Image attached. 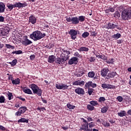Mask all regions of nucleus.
Wrapping results in <instances>:
<instances>
[{
	"mask_svg": "<svg viewBox=\"0 0 131 131\" xmlns=\"http://www.w3.org/2000/svg\"><path fill=\"white\" fill-rule=\"evenodd\" d=\"M108 109L109 107L108 106H104L101 108V113H106L107 111H108Z\"/></svg>",
	"mask_w": 131,
	"mask_h": 131,
	"instance_id": "nucleus-28",
	"label": "nucleus"
},
{
	"mask_svg": "<svg viewBox=\"0 0 131 131\" xmlns=\"http://www.w3.org/2000/svg\"><path fill=\"white\" fill-rule=\"evenodd\" d=\"M10 32V30H9V28L8 27L3 28L0 31L1 35H3V36H6L7 34Z\"/></svg>",
	"mask_w": 131,
	"mask_h": 131,
	"instance_id": "nucleus-14",
	"label": "nucleus"
},
{
	"mask_svg": "<svg viewBox=\"0 0 131 131\" xmlns=\"http://www.w3.org/2000/svg\"><path fill=\"white\" fill-rule=\"evenodd\" d=\"M22 53L23 52L21 50L14 51L12 52L11 55H12V54H16V55H20V54H22Z\"/></svg>",
	"mask_w": 131,
	"mask_h": 131,
	"instance_id": "nucleus-44",
	"label": "nucleus"
},
{
	"mask_svg": "<svg viewBox=\"0 0 131 131\" xmlns=\"http://www.w3.org/2000/svg\"><path fill=\"white\" fill-rule=\"evenodd\" d=\"M69 34H70L71 39L75 40L77 37V31L75 29H71L69 32Z\"/></svg>",
	"mask_w": 131,
	"mask_h": 131,
	"instance_id": "nucleus-8",
	"label": "nucleus"
},
{
	"mask_svg": "<svg viewBox=\"0 0 131 131\" xmlns=\"http://www.w3.org/2000/svg\"><path fill=\"white\" fill-rule=\"evenodd\" d=\"M27 111V107L25 106H22L19 108L17 112L15 113V116H21V114H24Z\"/></svg>",
	"mask_w": 131,
	"mask_h": 131,
	"instance_id": "nucleus-7",
	"label": "nucleus"
},
{
	"mask_svg": "<svg viewBox=\"0 0 131 131\" xmlns=\"http://www.w3.org/2000/svg\"><path fill=\"white\" fill-rule=\"evenodd\" d=\"M80 52H89V48L84 47H81L78 49H77Z\"/></svg>",
	"mask_w": 131,
	"mask_h": 131,
	"instance_id": "nucleus-26",
	"label": "nucleus"
},
{
	"mask_svg": "<svg viewBox=\"0 0 131 131\" xmlns=\"http://www.w3.org/2000/svg\"><path fill=\"white\" fill-rule=\"evenodd\" d=\"M116 99L118 101V102H122V101H123V98L121 97V96L117 97Z\"/></svg>",
	"mask_w": 131,
	"mask_h": 131,
	"instance_id": "nucleus-49",
	"label": "nucleus"
},
{
	"mask_svg": "<svg viewBox=\"0 0 131 131\" xmlns=\"http://www.w3.org/2000/svg\"><path fill=\"white\" fill-rule=\"evenodd\" d=\"M8 76V80H11L12 81L14 78H13V76L12 75H10L9 74H7Z\"/></svg>",
	"mask_w": 131,
	"mask_h": 131,
	"instance_id": "nucleus-50",
	"label": "nucleus"
},
{
	"mask_svg": "<svg viewBox=\"0 0 131 131\" xmlns=\"http://www.w3.org/2000/svg\"><path fill=\"white\" fill-rule=\"evenodd\" d=\"M24 92L25 94H28V95H32L33 94L32 91L29 89H25Z\"/></svg>",
	"mask_w": 131,
	"mask_h": 131,
	"instance_id": "nucleus-34",
	"label": "nucleus"
},
{
	"mask_svg": "<svg viewBox=\"0 0 131 131\" xmlns=\"http://www.w3.org/2000/svg\"><path fill=\"white\" fill-rule=\"evenodd\" d=\"M100 59H102V60H103V61H105L106 60H107V57H106V56L105 55H100V56H99Z\"/></svg>",
	"mask_w": 131,
	"mask_h": 131,
	"instance_id": "nucleus-52",
	"label": "nucleus"
},
{
	"mask_svg": "<svg viewBox=\"0 0 131 131\" xmlns=\"http://www.w3.org/2000/svg\"><path fill=\"white\" fill-rule=\"evenodd\" d=\"M36 110H37L38 111H39V112H41V111H45L46 110V107H38L37 108H36Z\"/></svg>",
	"mask_w": 131,
	"mask_h": 131,
	"instance_id": "nucleus-48",
	"label": "nucleus"
},
{
	"mask_svg": "<svg viewBox=\"0 0 131 131\" xmlns=\"http://www.w3.org/2000/svg\"><path fill=\"white\" fill-rule=\"evenodd\" d=\"M84 87L85 89H90V88L95 89V88H97V84L95 83H93L92 81H89L85 84Z\"/></svg>",
	"mask_w": 131,
	"mask_h": 131,
	"instance_id": "nucleus-10",
	"label": "nucleus"
},
{
	"mask_svg": "<svg viewBox=\"0 0 131 131\" xmlns=\"http://www.w3.org/2000/svg\"><path fill=\"white\" fill-rule=\"evenodd\" d=\"M75 92L76 94L81 96H83V95L85 94V92H84V89L81 88H77V89L75 90Z\"/></svg>",
	"mask_w": 131,
	"mask_h": 131,
	"instance_id": "nucleus-15",
	"label": "nucleus"
},
{
	"mask_svg": "<svg viewBox=\"0 0 131 131\" xmlns=\"http://www.w3.org/2000/svg\"><path fill=\"white\" fill-rule=\"evenodd\" d=\"M7 8L10 10V11H12L14 8H15L14 4H8Z\"/></svg>",
	"mask_w": 131,
	"mask_h": 131,
	"instance_id": "nucleus-36",
	"label": "nucleus"
},
{
	"mask_svg": "<svg viewBox=\"0 0 131 131\" xmlns=\"http://www.w3.org/2000/svg\"><path fill=\"white\" fill-rule=\"evenodd\" d=\"M6 101V98H5V96H1L0 97V103H5Z\"/></svg>",
	"mask_w": 131,
	"mask_h": 131,
	"instance_id": "nucleus-47",
	"label": "nucleus"
},
{
	"mask_svg": "<svg viewBox=\"0 0 131 131\" xmlns=\"http://www.w3.org/2000/svg\"><path fill=\"white\" fill-rule=\"evenodd\" d=\"M78 63V58L76 57H73L72 58L69 59L68 64L69 65H72L73 64H77Z\"/></svg>",
	"mask_w": 131,
	"mask_h": 131,
	"instance_id": "nucleus-11",
	"label": "nucleus"
},
{
	"mask_svg": "<svg viewBox=\"0 0 131 131\" xmlns=\"http://www.w3.org/2000/svg\"><path fill=\"white\" fill-rule=\"evenodd\" d=\"M5 47L6 49H11V50H14L15 49V47L13 46H12L10 44H5Z\"/></svg>",
	"mask_w": 131,
	"mask_h": 131,
	"instance_id": "nucleus-40",
	"label": "nucleus"
},
{
	"mask_svg": "<svg viewBox=\"0 0 131 131\" xmlns=\"http://www.w3.org/2000/svg\"><path fill=\"white\" fill-rule=\"evenodd\" d=\"M86 119H87L88 121L89 122L91 121H93V119L91 117L87 116V117H85Z\"/></svg>",
	"mask_w": 131,
	"mask_h": 131,
	"instance_id": "nucleus-58",
	"label": "nucleus"
},
{
	"mask_svg": "<svg viewBox=\"0 0 131 131\" xmlns=\"http://www.w3.org/2000/svg\"><path fill=\"white\" fill-rule=\"evenodd\" d=\"M91 36H97V34H98L97 32H94V31H91Z\"/></svg>",
	"mask_w": 131,
	"mask_h": 131,
	"instance_id": "nucleus-54",
	"label": "nucleus"
},
{
	"mask_svg": "<svg viewBox=\"0 0 131 131\" xmlns=\"http://www.w3.org/2000/svg\"><path fill=\"white\" fill-rule=\"evenodd\" d=\"M94 123L93 122H91L89 124V127L91 128L92 127H94V126H96V125L94 124H93Z\"/></svg>",
	"mask_w": 131,
	"mask_h": 131,
	"instance_id": "nucleus-59",
	"label": "nucleus"
},
{
	"mask_svg": "<svg viewBox=\"0 0 131 131\" xmlns=\"http://www.w3.org/2000/svg\"><path fill=\"white\" fill-rule=\"evenodd\" d=\"M46 35V33H42L41 31L37 30L33 32L32 34H31L30 37L32 39H33L34 41H36L41 39V38H43Z\"/></svg>",
	"mask_w": 131,
	"mask_h": 131,
	"instance_id": "nucleus-2",
	"label": "nucleus"
},
{
	"mask_svg": "<svg viewBox=\"0 0 131 131\" xmlns=\"http://www.w3.org/2000/svg\"><path fill=\"white\" fill-rule=\"evenodd\" d=\"M6 10V5L4 3H0V13H4Z\"/></svg>",
	"mask_w": 131,
	"mask_h": 131,
	"instance_id": "nucleus-21",
	"label": "nucleus"
},
{
	"mask_svg": "<svg viewBox=\"0 0 131 131\" xmlns=\"http://www.w3.org/2000/svg\"><path fill=\"white\" fill-rule=\"evenodd\" d=\"M17 98L19 99V100H21V101H23V102H25V101H26V99L22 97V96H17Z\"/></svg>",
	"mask_w": 131,
	"mask_h": 131,
	"instance_id": "nucleus-56",
	"label": "nucleus"
},
{
	"mask_svg": "<svg viewBox=\"0 0 131 131\" xmlns=\"http://www.w3.org/2000/svg\"><path fill=\"white\" fill-rule=\"evenodd\" d=\"M9 64L11 65V66H16V64H17V59H14L12 62H9Z\"/></svg>",
	"mask_w": 131,
	"mask_h": 131,
	"instance_id": "nucleus-43",
	"label": "nucleus"
},
{
	"mask_svg": "<svg viewBox=\"0 0 131 131\" xmlns=\"http://www.w3.org/2000/svg\"><path fill=\"white\" fill-rule=\"evenodd\" d=\"M106 60V62L107 63V64H114V62H115V59H114V58H112L111 59H106L105 60Z\"/></svg>",
	"mask_w": 131,
	"mask_h": 131,
	"instance_id": "nucleus-30",
	"label": "nucleus"
},
{
	"mask_svg": "<svg viewBox=\"0 0 131 131\" xmlns=\"http://www.w3.org/2000/svg\"><path fill=\"white\" fill-rule=\"evenodd\" d=\"M30 59L31 61H33V60H34V59H35V55H34V54L31 55L30 56Z\"/></svg>",
	"mask_w": 131,
	"mask_h": 131,
	"instance_id": "nucleus-55",
	"label": "nucleus"
},
{
	"mask_svg": "<svg viewBox=\"0 0 131 131\" xmlns=\"http://www.w3.org/2000/svg\"><path fill=\"white\" fill-rule=\"evenodd\" d=\"M66 20L68 22H72V24H73V25H76L79 23L77 16L66 17Z\"/></svg>",
	"mask_w": 131,
	"mask_h": 131,
	"instance_id": "nucleus-6",
	"label": "nucleus"
},
{
	"mask_svg": "<svg viewBox=\"0 0 131 131\" xmlns=\"http://www.w3.org/2000/svg\"><path fill=\"white\" fill-rule=\"evenodd\" d=\"M115 11V9L113 8L112 7L110 6L108 7V9L105 10V13H113Z\"/></svg>",
	"mask_w": 131,
	"mask_h": 131,
	"instance_id": "nucleus-25",
	"label": "nucleus"
},
{
	"mask_svg": "<svg viewBox=\"0 0 131 131\" xmlns=\"http://www.w3.org/2000/svg\"><path fill=\"white\" fill-rule=\"evenodd\" d=\"M114 17H118V18H119V17H120V13H119V12L117 11L114 14Z\"/></svg>",
	"mask_w": 131,
	"mask_h": 131,
	"instance_id": "nucleus-53",
	"label": "nucleus"
},
{
	"mask_svg": "<svg viewBox=\"0 0 131 131\" xmlns=\"http://www.w3.org/2000/svg\"><path fill=\"white\" fill-rule=\"evenodd\" d=\"M31 43H32V41L29 40L27 38H26L22 40V45H23L25 47L29 46V45H31Z\"/></svg>",
	"mask_w": 131,
	"mask_h": 131,
	"instance_id": "nucleus-18",
	"label": "nucleus"
},
{
	"mask_svg": "<svg viewBox=\"0 0 131 131\" xmlns=\"http://www.w3.org/2000/svg\"><path fill=\"white\" fill-rule=\"evenodd\" d=\"M55 88H56L57 90H62V83L55 84Z\"/></svg>",
	"mask_w": 131,
	"mask_h": 131,
	"instance_id": "nucleus-45",
	"label": "nucleus"
},
{
	"mask_svg": "<svg viewBox=\"0 0 131 131\" xmlns=\"http://www.w3.org/2000/svg\"><path fill=\"white\" fill-rule=\"evenodd\" d=\"M104 28H106V29H115V28H117L119 30H121L120 27H118V24L115 21H111L108 23V24L107 25L104 26Z\"/></svg>",
	"mask_w": 131,
	"mask_h": 131,
	"instance_id": "nucleus-5",
	"label": "nucleus"
},
{
	"mask_svg": "<svg viewBox=\"0 0 131 131\" xmlns=\"http://www.w3.org/2000/svg\"><path fill=\"white\" fill-rule=\"evenodd\" d=\"M62 53L60 54L59 57L56 58V56L54 55L49 56L48 58V63H54L55 62L57 65H61V64H64L67 60H69L70 51L64 49H62Z\"/></svg>",
	"mask_w": 131,
	"mask_h": 131,
	"instance_id": "nucleus-1",
	"label": "nucleus"
},
{
	"mask_svg": "<svg viewBox=\"0 0 131 131\" xmlns=\"http://www.w3.org/2000/svg\"><path fill=\"white\" fill-rule=\"evenodd\" d=\"M88 77L90 78H94V79H98V77L96 76L95 77V72L94 71H91L88 73Z\"/></svg>",
	"mask_w": 131,
	"mask_h": 131,
	"instance_id": "nucleus-20",
	"label": "nucleus"
},
{
	"mask_svg": "<svg viewBox=\"0 0 131 131\" xmlns=\"http://www.w3.org/2000/svg\"><path fill=\"white\" fill-rule=\"evenodd\" d=\"M27 3H21V8H25V7H27Z\"/></svg>",
	"mask_w": 131,
	"mask_h": 131,
	"instance_id": "nucleus-63",
	"label": "nucleus"
},
{
	"mask_svg": "<svg viewBox=\"0 0 131 131\" xmlns=\"http://www.w3.org/2000/svg\"><path fill=\"white\" fill-rule=\"evenodd\" d=\"M30 89H31L33 94L37 95L38 97H41L42 95V90L39 89V87L35 84H31L29 85Z\"/></svg>",
	"mask_w": 131,
	"mask_h": 131,
	"instance_id": "nucleus-3",
	"label": "nucleus"
},
{
	"mask_svg": "<svg viewBox=\"0 0 131 131\" xmlns=\"http://www.w3.org/2000/svg\"><path fill=\"white\" fill-rule=\"evenodd\" d=\"M68 88H69V85H67V84L62 83L61 90L65 91L66 90H68Z\"/></svg>",
	"mask_w": 131,
	"mask_h": 131,
	"instance_id": "nucleus-32",
	"label": "nucleus"
},
{
	"mask_svg": "<svg viewBox=\"0 0 131 131\" xmlns=\"http://www.w3.org/2000/svg\"><path fill=\"white\" fill-rule=\"evenodd\" d=\"M67 106L68 108L70 110L75 109V108L76 107L75 105H73L69 103L67 104Z\"/></svg>",
	"mask_w": 131,
	"mask_h": 131,
	"instance_id": "nucleus-42",
	"label": "nucleus"
},
{
	"mask_svg": "<svg viewBox=\"0 0 131 131\" xmlns=\"http://www.w3.org/2000/svg\"><path fill=\"white\" fill-rule=\"evenodd\" d=\"M121 17L123 20L131 19V7H128L122 12Z\"/></svg>",
	"mask_w": 131,
	"mask_h": 131,
	"instance_id": "nucleus-4",
	"label": "nucleus"
},
{
	"mask_svg": "<svg viewBox=\"0 0 131 131\" xmlns=\"http://www.w3.org/2000/svg\"><path fill=\"white\" fill-rule=\"evenodd\" d=\"M89 61L90 62H95V61H96V58L95 57L92 56L90 57Z\"/></svg>",
	"mask_w": 131,
	"mask_h": 131,
	"instance_id": "nucleus-57",
	"label": "nucleus"
},
{
	"mask_svg": "<svg viewBox=\"0 0 131 131\" xmlns=\"http://www.w3.org/2000/svg\"><path fill=\"white\" fill-rule=\"evenodd\" d=\"M29 22L31 24H35L36 23V17L33 15H31L29 18Z\"/></svg>",
	"mask_w": 131,
	"mask_h": 131,
	"instance_id": "nucleus-19",
	"label": "nucleus"
},
{
	"mask_svg": "<svg viewBox=\"0 0 131 131\" xmlns=\"http://www.w3.org/2000/svg\"><path fill=\"white\" fill-rule=\"evenodd\" d=\"M41 100L44 104H47L48 103V101H47V100H45L42 97H41Z\"/></svg>",
	"mask_w": 131,
	"mask_h": 131,
	"instance_id": "nucleus-62",
	"label": "nucleus"
},
{
	"mask_svg": "<svg viewBox=\"0 0 131 131\" xmlns=\"http://www.w3.org/2000/svg\"><path fill=\"white\" fill-rule=\"evenodd\" d=\"M94 89L93 88H88V94L89 96H92V94L94 93Z\"/></svg>",
	"mask_w": 131,
	"mask_h": 131,
	"instance_id": "nucleus-46",
	"label": "nucleus"
},
{
	"mask_svg": "<svg viewBox=\"0 0 131 131\" xmlns=\"http://www.w3.org/2000/svg\"><path fill=\"white\" fill-rule=\"evenodd\" d=\"M112 37H113V38H115L116 39H118V38H120V37H121V34L118 33L113 35Z\"/></svg>",
	"mask_w": 131,
	"mask_h": 131,
	"instance_id": "nucleus-35",
	"label": "nucleus"
},
{
	"mask_svg": "<svg viewBox=\"0 0 131 131\" xmlns=\"http://www.w3.org/2000/svg\"><path fill=\"white\" fill-rule=\"evenodd\" d=\"M87 109H88V110H90V111H93L95 110V106L91 104H88Z\"/></svg>",
	"mask_w": 131,
	"mask_h": 131,
	"instance_id": "nucleus-33",
	"label": "nucleus"
},
{
	"mask_svg": "<svg viewBox=\"0 0 131 131\" xmlns=\"http://www.w3.org/2000/svg\"><path fill=\"white\" fill-rule=\"evenodd\" d=\"M105 101H106V98L104 97H100L98 98V102L101 104H103Z\"/></svg>",
	"mask_w": 131,
	"mask_h": 131,
	"instance_id": "nucleus-31",
	"label": "nucleus"
},
{
	"mask_svg": "<svg viewBox=\"0 0 131 131\" xmlns=\"http://www.w3.org/2000/svg\"><path fill=\"white\" fill-rule=\"evenodd\" d=\"M18 123H21L22 122L23 123H28L29 122V120L26 119L25 118H21V119H19L17 121Z\"/></svg>",
	"mask_w": 131,
	"mask_h": 131,
	"instance_id": "nucleus-24",
	"label": "nucleus"
},
{
	"mask_svg": "<svg viewBox=\"0 0 131 131\" xmlns=\"http://www.w3.org/2000/svg\"><path fill=\"white\" fill-rule=\"evenodd\" d=\"M101 88H102V89H107V90H109V89L111 90V89H116V86L114 85L103 83L101 84Z\"/></svg>",
	"mask_w": 131,
	"mask_h": 131,
	"instance_id": "nucleus-12",
	"label": "nucleus"
},
{
	"mask_svg": "<svg viewBox=\"0 0 131 131\" xmlns=\"http://www.w3.org/2000/svg\"><path fill=\"white\" fill-rule=\"evenodd\" d=\"M0 22H5V17L3 16H0Z\"/></svg>",
	"mask_w": 131,
	"mask_h": 131,
	"instance_id": "nucleus-61",
	"label": "nucleus"
},
{
	"mask_svg": "<svg viewBox=\"0 0 131 131\" xmlns=\"http://www.w3.org/2000/svg\"><path fill=\"white\" fill-rule=\"evenodd\" d=\"M117 75V73L116 72H111L108 74H107V76H106L105 79H109L110 78H113V77H115Z\"/></svg>",
	"mask_w": 131,
	"mask_h": 131,
	"instance_id": "nucleus-17",
	"label": "nucleus"
},
{
	"mask_svg": "<svg viewBox=\"0 0 131 131\" xmlns=\"http://www.w3.org/2000/svg\"><path fill=\"white\" fill-rule=\"evenodd\" d=\"M90 104H91L92 106H98V101H95V100H92L89 102Z\"/></svg>",
	"mask_w": 131,
	"mask_h": 131,
	"instance_id": "nucleus-37",
	"label": "nucleus"
},
{
	"mask_svg": "<svg viewBox=\"0 0 131 131\" xmlns=\"http://www.w3.org/2000/svg\"><path fill=\"white\" fill-rule=\"evenodd\" d=\"M78 18L79 23V22L82 23L85 21V16L83 15L79 16Z\"/></svg>",
	"mask_w": 131,
	"mask_h": 131,
	"instance_id": "nucleus-29",
	"label": "nucleus"
},
{
	"mask_svg": "<svg viewBox=\"0 0 131 131\" xmlns=\"http://www.w3.org/2000/svg\"><path fill=\"white\" fill-rule=\"evenodd\" d=\"M7 96H8V99L9 100V101H11V100H12V99L13 98V93L8 92L7 93Z\"/></svg>",
	"mask_w": 131,
	"mask_h": 131,
	"instance_id": "nucleus-41",
	"label": "nucleus"
},
{
	"mask_svg": "<svg viewBox=\"0 0 131 131\" xmlns=\"http://www.w3.org/2000/svg\"><path fill=\"white\" fill-rule=\"evenodd\" d=\"M110 71L108 68L105 67L101 69L100 71V75L102 77H107L108 72Z\"/></svg>",
	"mask_w": 131,
	"mask_h": 131,
	"instance_id": "nucleus-9",
	"label": "nucleus"
},
{
	"mask_svg": "<svg viewBox=\"0 0 131 131\" xmlns=\"http://www.w3.org/2000/svg\"><path fill=\"white\" fill-rule=\"evenodd\" d=\"M20 106H21V104H20L19 103H17L15 104L14 107H15V109H17V108H19Z\"/></svg>",
	"mask_w": 131,
	"mask_h": 131,
	"instance_id": "nucleus-60",
	"label": "nucleus"
},
{
	"mask_svg": "<svg viewBox=\"0 0 131 131\" xmlns=\"http://www.w3.org/2000/svg\"><path fill=\"white\" fill-rule=\"evenodd\" d=\"M74 56L75 57H76V58H80V56L81 55L79 54V53H78V52H75L74 54Z\"/></svg>",
	"mask_w": 131,
	"mask_h": 131,
	"instance_id": "nucleus-51",
	"label": "nucleus"
},
{
	"mask_svg": "<svg viewBox=\"0 0 131 131\" xmlns=\"http://www.w3.org/2000/svg\"><path fill=\"white\" fill-rule=\"evenodd\" d=\"M12 84H20V79L18 78L14 80V79L12 81Z\"/></svg>",
	"mask_w": 131,
	"mask_h": 131,
	"instance_id": "nucleus-27",
	"label": "nucleus"
},
{
	"mask_svg": "<svg viewBox=\"0 0 131 131\" xmlns=\"http://www.w3.org/2000/svg\"><path fill=\"white\" fill-rule=\"evenodd\" d=\"M22 6V3L20 2H17L14 4V8H18V9H21Z\"/></svg>",
	"mask_w": 131,
	"mask_h": 131,
	"instance_id": "nucleus-38",
	"label": "nucleus"
},
{
	"mask_svg": "<svg viewBox=\"0 0 131 131\" xmlns=\"http://www.w3.org/2000/svg\"><path fill=\"white\" fill-rule=\"evenodd\" d=\"M90 35V33L88 32H84L81 35L82 37L83 38H86V37H89Z\"/></svg>",
	"mask_w": 131,
	"mask_h": 131,
	"instance_id": "nucleus-39",
	"label": "nucleus"
},
{
	"mask_svg": "<svg viewBox=\"0 0 131 131\" xmlns=\"http://www.w3.org/2000/svg\"><path fill=\"white\" fill-rule=\"evenodd\" d=\"M104 126L109 127L110 126V123L109 122H106L104 124Z\"/></svg>",
	"mask_w": 131,
	"mask_h": 131,
	"instance_id": "nucleus-64",
	"label": "nucleus"
},
{
	"mask_svg": "<svg viewBox=\"0 0 131 131\" xmlns=\"http://www.w3.org/2000/svg\"><path fill=\"white\" fill-rule=\"evenodd\" d=\"M83 74H84V72L83 71L81 70L75 73V76H77V77H80L82 75H83Z\"/></svg>",
	"mask_w": 131,
	"mask_h": 131,
	"instance_id": "nucleus-23",
	"label": "nucleus"
},
{
	"mask_svg": "<svg viewBox=\"0 0 131 131\" xmlns=\"http://www.w3.org/2000/svg\"><path fill=\"white\" fill-rule=\"evenodd\" d=\"M79 130L92 131L93 129L89 128V123H84L82 125V127L80 128Z\"/></svg>",
	"mask_w": 131,
	"mask_h": 131,
	"instance_id": "nucleus-13",
	"label": "nucleus"
},
{
	"mask_svg": "<svg viewBox=\"0 0 131 131\" xmlns=\"http://www.w3.org/2000/svg\"><path fill=\"white\" fill-rule=\"evenodd\" d=\"M117 115L119 117H123L124 116H126V112L121 110L120 112L117 113Z\"/></svg>",
	"mask_w": 131,
	"mask_h": 131,
	"instance_id": "nucleus-22",
	"label": "nucleus"
},
{
	"mask_svg": "<svg viewBox=\"0 0 131 131\" xmlns=\"http://www.w3.org/2000/svg\"><path fill=\"white\" fill-rule=\"evenodd\" d=\"M84 81L78 80L77 81L73 82L72 84L73 85H79V86H83V85H84Z\"/></svg>",
	"mask_w": 131,
	"mask_h": 131,
	"instance_id": "nucleus-16",
	"label": "nucleus"
}]
</instances>
